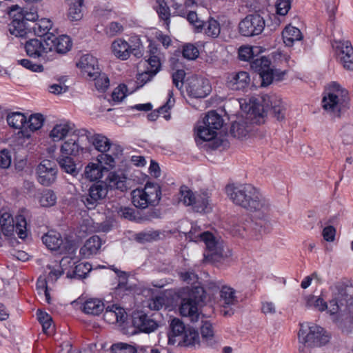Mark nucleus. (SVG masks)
Instances as JSON below:
<instances>
[{
	"label": "nucleus",
	"mask_w": 353,
	"mask_h": 353,
	"mask_svg": "<svg viewBox=\"0 0 353 353\" xmlns=\"http://www.w3.org/2000/svg\"><path fill=\"white\" fill-rule=\"evenodd\" d=\"M225 192L234 203L250 211L264 212L269 208L268 201L261 198L258 190L251 184H230L225 187Z\"/></svg>",
	"instance_id": "nucleus-1"
},
{
	"label": "nucleus",
	"mask_w": 353,
	"mask_h": 353,
	"mask_svg": "<svg viewBox=\"0 0 353 353\" xmlns=\"http://www.w3.org/2000/svg\"><path fill=\"white\" fill-rule=\"evenodd\" d=\"M8 10V14L12 17L9 24V32L16 37H25L30 30V27L38 19V14L35 10L22 8L17 5H13L6 8L0 1V11L1 12Z\"/></svg>",
	"instance_id": "nucleus-2"
},
{
	"label": "nucleus",
	"mask_w": 353,
	"mask_h": 353,
	"mask_svg": "<svg viewBox=\"0 0 353 353\" xmlns=\"http://www.w3.org/2000/svg\"><path fill=\"white\" fill-rule=\"evenodd\" d=\"M188 238L194 242L203 241L206 246V252L204 256L206 260L211 261H220L222 259L228 258L232 255L231 251L224 249L223 242L216 239L209 232H201L199 227L192 225L188 233Z\"/></svg>",
	"instance_id": "nucleus-3"
},
{
	"label": "nucleus",
	"mask_w": 353,
	"mask_h": 353,
	"mask_svg": "<svg viewBox=\"0 0 353 353\" xmlns=\"http://www.w3.org/2000/svg\"><path fill=\"white\" fill-rule=\"evenodd\" d=\"M322 104L332 116L340 117L350 108L349 92L336 82H332L322 99Z\"/></svg>",
	"instance_id": "nucleus-4"
},
{
	"label": "nucleus",
	"mask_w": 353,
	"mask_h": 353,
	"mask_svg": "<svg viewBox=\"0 0 353 353\" xmlns=\"http://www.w3.org/2000/svg\"><path fill=\"white\" fill-rule=\"evenodd\" d=\"M349 300L346 289L341 285H336L332 288V299L330 301L329 305L322 298L314 295L305 297V305L308 307L321 312L328 309L329 312L332 315L341 310L343 306L347 305Z\"/></svg>",
	"instance_id": "nucleus-5"
},
{
	"label": "nucleus",
	"mask_w": 353,
	"mask_h": 353,
	"mask_svg": "<svg viewBox=\"0 0 353 353\" xmlns=\"http://www.w3.org/2000/svg\"><path fill=\"white\" fill-rule=\"evenodd\" d=\"M298 339L302 346L299 347L300 353L305 352L307 347H321L327 344L330 336L322 327L313 323H300Z\"/></svg>",
	"instance_id": "nucleus-6"
},
{
	"label": "nucleus",
	"mask_w": 353,
	"mask_h": 353,
	"mask_svg": "<svg viewBox=\"0 0 353 353\" xmlns=\"http://www.w3.org/2000/svg\"><path fill=\"white\" fill-rule=\"evenodd\" d=\"M195 3L194 0H157L156 10L163 26L169 30L171 16L170 6L174 10L173 15L185 17L188 9L194 7Z\"/></svg>",
	"instance_id": "nucleus-7"
},
{
	"label": "nucleus",
	"mask_w": 353,
	"mask_h": 353,
	"mask_svg": "<svg viewBox=\"0 0 353 353\" xmlns=\"http://www.w3.org/2000/svg\"><path fill=\"white\" fill-rule=\"evenodd\" d=\"M132 202L140 209L156 206L161 198V190L159 184L147 182L143 188H137L132 192Z\"/></svg>",
	"instance_id": "nucleus-8"
},
{
	"label": "nucleus",
	"mask_w": 353,
	"mask_h": 353,
	"mask_svg": "<svg viewBox=\"0 0 353 353\" xmlns=\"http://www.w3.org/2000/svg\"><path fill=\"white\" fill-rule=\"evenodd\" d=\"M150 57L143 63L145 70L139 72L137 76V83L139 87H142L160 71L161 68V56L159 49L152 44L149 46Z\"/></svg>",
	"instance_id": "nucleus-9"
},
{
	"label": "nucleus",
	"mask_w": 353,
	"mask_h": 353,
	"mask_svg": "<svg viewBox=\"0 0 353 353\" xmlns=\"http://www.w3.org/2000/svg\"><path fill=\"white\" fill-rule=\"evenodd\" d=\"M271 61L266 57L262 56L251 61L250 67L258 72L262 79L261 85L268 86L272 83L273 79L280 81L285 75V72H279L270 68Z\"/></svg>",
	"instance_id": "nucleus-10"
},
{
	"label": "nucleus",
	"mask_w": 353,
	"mask_h": 353,
	"mask_svg": "<svg viewBox=\"0 0 353 353\" xmlns=\"http://www.w3.org/2000/svg\"><path fill=\"white\" fill-rule=\"evenodd\" d=\"M223 123L222 117L215 111H210L204 117L202 123L196 127V136L201 140L208 141L216 135Z\"/></svg>",
	"instance_id": "nucleus-11"
},
{
	"label": "nucleus",
	"mask_w": 353,
	"mask_h": 353,
	"mask_svg": "<svg viewBox=\"0 0 353 353\" xmlns=\"http://www.w3.org/2000/svg\"><path fill=\"white\" fill-rule=\"evenodd\" d=\"M0 225L2 232L6 236H12L15 231L20 239L27 236V221L23 215H18L13 219L9 212H4L0 216Z\"/></svg>",
	"instance_id": "nucleus-12"
},
{
	"label": "nucleus",
	"mask_w": 353,
	"mask_h": 353,
	"mask_svg": "<svg viewBox=\"0 0 353 353\" xmlns=\"http://www.w3.org/2000/svg\"><path fill=\"white\" fill-rule=\"evenodd\" d=\"M180 201L185 205L192 206L197 212H208L210 210L208 203V195L205 192L194 194L187 186L183 185L180 189Z\"/></svg>",
	"instance_id": "nucleus-13"
},
{
	"label": "nucleus",
	"mask_w": 353,
	"mask_h": 353,
	"mask_svg": "<svg viewBox=\"0 0 353 353\" xmlns=\"http://www.w3.org/2000/svg\"><path fill=\"white\" fill-rule=\"evenodd\" d=\"M43 243L51 250L58 251L59 254H72L77 248L73 241L63 239L58 232L50 230L42 237Z\"/></svg>",
	"instance_id": "nucleus-14"
},
{
	"label": "nucleus",
	"mask_w": 353,
	"mask_h": 353,
	"mask_svg": "<svg viewBox=\"0 0 353 353\" xmlns=\"http://www.w3.org/2000/svg\"><path fill=\"white\" fill-rule=\"evenodd\" d=\"M265 27V21L259 14L247 15L239 23V32L241 35L252 37L261 34Z\"/></svg>",
	"instance_id": "nucleus-15"
},
{
	"label": "nucleus",
	"mask_w": 353,
	"mask_h": 353,
	"mask_svg": "<svg viewBox=\"0 0 353 353\" xmlns=\"http://www.w3.org/2000/svg\"><path fill=\"white\" fill-rule=\"evenodd\" d=\"M108 192V184L103 181H98L90 187L88 193L82 195L81 200L88 209L92 210L103 202Z\"/></svg>",
	"instance_id": "nucleus-16"
},
{
	"label": "nucleus",
	"mask_w": 353,
	"mask_h": 353,
	"mask_svg": "<svg viewBox=\"0 0 353 353\" xmlns=\"http://www.w3.org/2000/svg\"><path fill=\"white\" fill-rule=\"evenodd\" d=\"M90 137V132L86 129L74 130L70 137L64 141L61 147L62 154L77 156L83 150L82 142Z\"/></svg>",
	"instance_id": "nucleus-17"
},
{
	"label": "nucleus",
	"mask_w": 353,
	"mask_h": 353,
	"mask_svg": "<svg viewBox=\"0 0 353 353\" xmlns=\"http://www.w3.org/2000/svg\"><path fill=\"white\" fill-rule=\"evenodd\" d=\"M26 54L34 59L50 60L52 58V46L48 43V37L46 39H30L25 43Z\"/></svg>",
	"instance_id": "nucleus-18"
},
{
	"label": "nucleus",
	"mask_w": 353,
	"mask_h": 353,
	"mask_svg": "<svg viewBox=\"0 0 353 353\" xmlns=\"http://www.w3.org/2000/svg\"><path fill=\"white\" fill-rule=\"evenodd\" d=\"M210 285H213V288L220 289V302L223 307L221 310L223 315L227 316L233 314V310L227 308L236 305L238 302L235 290L228 285H222L220 281L212 282ZM211 288H212V286Z\"/></svg>",
	"instance_id": "nucleus-19"
},
{
	"label": "nucleus",
	"mask_w": 353,
	"mask_h": 353,
	"mask_svg": "<svg viewBox=\"0 0 353 353\" xmlns=\"http://www.w3.org/2000/svg\"><path fill=\"white\" fill-rule=\"evenodd\" d=\"M210 91L211 86L208 79L201 77H192L188 79L186 92L190 97L204 98Z\"/></svg>",
	"instance_id": "nucleus-20"
},
{
	"label": "nucleus",
	"mask_w": 353,
	"mask_h": 353,
	"mask_svg": "<svg viewBox=\"0 0 353 353\" xmlns=\"http://www.w3.org/2000/svg\"><path fill=\"white\" fill-rule=\"evenodd\" d=\"M37 180L39 183L49 186L53 183L57 178V169L54 162L50 160H43L37 168Z\"/></svg>",
	"instance_id": "nucleus-21"
},
{
	"label": "nucleus",
	"mask_w": 353,
	"mask_h": 353,
	"mask_svg": "<svg viewBox=\"0 0 353 353\" xmlns=\"http://www.w3.org/2000/svg\"><path fill=\"white\" fill-rule=\"evenodd\" d=\"M263 109L270 111L279 121L284 119L285 108L281 99L276 95L264 94L261 97Z\"/></svg>",
	"instance_id": "nucleus-22"
},
{
	"label": "nucleus",
	"mask_w": 353,
	"mask_h": 353,
	"mask_svg": "<svg viewBox=\"0 0 353 353\" xmlns=\"http://www.w3.org/2000/svg\"><path fill=\"white\" fill-rule=\"evenodd\" d=\"M76 250L72 254H67V256H63L57 268L49 266L48 268L50 270L49 272V279L57 280L64 272L68 270H71L77 262V259L74 257Z\"/></svg>",
	"instance_id": "nucleus-23"
},
{
	"label": "nucleus",
	"mask_w": 353,
	"mask_h": 353,
	"mask_svg": "<svg viewBox=\"0 0 353 353\" xmlns=\"http://www.w3.org/2000/svg\"><path fill=\"white\" fill-rule=\"evenodd\" d=\"M336 48L341 64L345 69L353 70V48L351 43L349 41H341Z\"/></svg>",
	"instance_id": "nucleus-24"
},
{
	"label": "nucleus",
	"mask_w": 353,
	"mask_h": 353,
	"mask_svg": "<svg viewBox=\"0 0 353 353\" xmlns=\"http://www.w3.org/2000/svg\"><path fill=\"white\" fill-rule=\"evenodd\" d=\"M250 82V77L247 72L241 71L230 74L227 77L226 85L232 90H245Z\"/></svg>",
	"instance_id": "nucleus-25"
},
{
	"label": "nucleus",
	"mask_w": 353,
	"mask_h": 353,
	"mask_svg": "<svg viewBox=\"0 0 353 353\" xmlns=\"http://www.w3.org/2000/svg\"><path fill=\"white\" fill-rule=\"evenodd\" d=\"M48 43L52 46V57L55 52L59 54H65L72 47L70 38L67 35H60L56 37L53 34L48 36Z\"/></svg>",
	"instance_id": "nucleus-26"
},
{
	"label": "nucleus",
	"mask_w": 353,
	"mask_h": 353,
	"mask_svg": "<svg viewBox=\"0 0 353 353\" xmlns=\"http://www.w3.org/2000/svg\"><path fill=\"white\" fill-rule=\"evenodd\" d=\"M133 326L140 332L150 333L154 332L158 324L143 312L134 313L132 316Z\"/></svg>",
	"instance_id": "nucleus-27"
},
{
	"label": "nucleus",
	"mask_w": 353,
	"mask_h": 353,
	"mask_svg": "<svg viewBox=\"0 0 353 353\" xmlns=\"http://www.w3.org/2000/svg\"><path fill=\"white\" fill-rule=\"evenodd\" d=\"M77 65L90 79L96 76L100 72L97 58L91 54L83 55Z\"/></svg>",
	"instance_id": "nucleus-28"
},
{
	"label": "nucleus",
	"mask_w": 353,
	"mask_h": 353,
	"mask_svg": "<svg viewBox=\"0 0 353 353\" xmlns=\"http://www.w3.org/2000/svg\"><path fill=\"white\" fill-rule=\"evenodd\" d=\"M103 317L109 323L121 325L127 320L128 314L123 307L113 304L106 308Z\"/></svg>",
	"instance_id": "nucleus-29"
},
{
	"label": "nucleus",
	"mask_w": 353,
	"mask_h": 353,
	"mask_svg": "<svg viewBox=\"0 0 353 353\" xmlns=\"http://www.w3.org/2000/svg\"><path fill=\"white\" fill-rule=\"evenodd\" d=\"M102 245V240L99 236L94 235L90 237L80 249V254L84 258H90L97 254Z\"/></svg>",
	"instance_id": "nucleus-30"
},
{
	"label": "nucleus",
	"mask_w": 353,
	"mask_h": 353,
	"mask_svg": "<svg viewBox=\"0 0 353 353\" xmlns=\"http://www.w3.org/2000/svg\"><path fill=\"white\" fill-rule=\"evenodd\" d=\"M179 312L183 316L189 317L192 321H197L199 319L198 305L192 299L188 298L183 299L179 307Z\"/></svg>",
	"instance_id": "nucleus-31"
},
{
	"label": "nucleus",
	"mask_w": 353,
	"mask_h": 353,
	"mask_svg": "<svg viewBox=\"0 0 353 353\" xmlns=\"http://www.w3.org/2000/svg\"><path fill=\"white\" fill-rule=\"evenodd\" d=\"M52 28V22L50 19L42 18L37 19L32 26L30 27L28 32L32 31L34 34L38 37H42L43 36H50L51 32L50 30Z\"/></svg>",
	"instance_id": "nucleus-32"
},
{
	"label": "nucleus",
	"mask_w": 353,
	"mask_h": 353,
	"mask_svg": "<svg viewBox=\"0 0 353 353\" xmlns=\"http://www.w3.org/2000/svg\"><path fill=\"white\" fill-rule=\"evenodd\" d=\"M112 51L114 55L121 59L127 60L130 57V43L123 39H118L112 43Z\"/></svg>",
	"instance_id": "nucleus-33"
},
{
	"label": "nucleus",
	"mask_w": 353,
	"mask_h": 353,
	"mask_svg": "<svg viewBox=\"0 0 353 353\" xmlns=\"http://www.w3.org/2000/svg\"><path fill=\"white\" fill-rule=\"evenodd\" d=\"M170 327V331L168 334V342L170 344H174L176 341L175 338H182L188 330L184 323L176 318L172 320Z\"/></svg>",
	"instance_id": "nucleus-34"
},
{
	"label": "nucleus",
	"mask_w": 353,
	"mask_h": 353,
	"mask_svg": "<svg viewBox=\"0 0 353 353\" xmlns=\"http://www.w3.org/2000/svg\"><path fill=\"white\" fill-rule=\"evenodd\" d=\"M104 303L98 299H89L83 304L82 310L84 313L97 316L104 310Z\"/></svg>",
	"instance_id": "nucleus-35"
},
{
	"label": "nucleus",
	"mask_w": 353,
	"mask_h": 353,
	"mask_svg": "<svg viewBox=\"0 0 353 353\" xmlns=\"http://www.w3.org/2000/svg\"><path fill=\"white\" fill-rule=\"evenodd\" d=\"M92 269L91 265L88 263H77L71 270L66 272V276L70 279H81L85 278Z\"/></svg>",
	"instance_id": "nucleus-36"
},
{
	"label": "nucleus",
	"mask_w": 353,
	"mask_h": 353,
	"mask_svg": "<svg viewBox=\"0 0 353 353\" xmlns=\"http://www.w3.org/2000/svg\"><path fill=\"white\" fill-rule=\"evenodd\" d=\"M72 130L73 126L70 123L57 124L50 131V136L54 141H59L66 137Z\"/></svg>",
	"instance_id": "nucleus-37"
},
{
	"label": "nucleus",
	"mask_w": 353,
	"mask_h": 353,
	"mask_svg": "<svg viewBox=\"0 0 353 353\" xmlns=\"http://www.w3.org/2000/svg\"><path fill=\"white\" fill-rule=\"evenodd\" d=\"M283 40L285 46H292L294 41H301L303 39L302 33L296 27L288 26L282 32Z\"/></svg>",
	"instance_id": "nucleus-38"
},
{
	"label": "nucleus",
	"mask_w": 353,
	"mask_h": 353,
	"mask_svg": "<svg viewBox=\"0 0 353 353\" xmlns=\"http://www.w3.org/2000/svg\"><path fill=\"white\" fill-rule=\"evenodd\" d=\"M108 180L109 182L108 185V188L110 187L111 188L119 190L121 192H125L128 188L126 178L117 174L116 172H110Z\"/></svg>",
	"instance_id": "nucleus-39"
},
{
	"label": "nucleus",
	"mask_w": 353,
	"mask_h": 353,
	"mask_svg": "<svg viewBox=\"0 0 353 353\" xmlns=\"http://www.w3.org/2000/svg\"><path fill=\"white\" fill-rule=\"evenodd\" d=\"M6 121L10 127L21 130L26 123L27 117L22 112H12L8 114Z\"/></svg>",
	"instance_id": "nucleus-40"
},
{
	"label": "nucleus",
	"mask_w": 353,
	"mask_h": 353,
	"mask_svg": "<svg viewBox=\"0 0 353 353\" xmlns=\"http://www.w3.org/2000/svg\"><path fill=\"white\" fill-rule=\"evenodd\" d=\"M103 170H108V168L100 165L99 162L97 163H90L85 167V176L90 181H95L103 176Z\"/></svg>",
	"instance_id": "nucleus-41"
},
{
	"label": "nucleus",
	"mask_w": 353,
	"mask_h": 353,
	"mask_svg": "<svg viewBox=\"0 0 353 353\" xmlns=\"http://www.w3.org/2000/svg\"><path fill=\"white\" fill-rule=\"evenodd\" d=\"M201 334L203 341L205 342L208 345L212 346L216 343L213 326L210 321H203V324L201 327Z\"/></svg>",
	"instance_id": "nucleus-42"
},
{
	"label": "nucleus",
	"mask_w": 353,
	"mask_h": 353,
	"mask_svg": "<svg viewBox=\"0 0 353 353\" xmlns=\"http://www.w3.org/2000/svg\"><path fill=\"white\" fill-rule=\"evenodd\" d=\"M70 8L68 17L72 21L80 20L83 17V6L84 0H67Z\"/></svg>",
	"instance_id": "nucleus-43"
},
{
	"label": "nucleus",
	"mask_w": 353,
	"mask_h": 353,
	"mask_svg": "<svg viewBox=\"0 0 353 353\" xmlns=\"http://www.w3.org/2000/svg\"><path fill=\"white\" fill-rule=\"evenodd\" d=\"M89 142L92 143L96 150L101 152H105L110 148V140L105 136L97 134L92 135L89 139H86Z\"/></svg>",
	"instance_id": "nucleus-44"
},
{
	"label": "nucleus",
	"mask_w": 353,
	"mask_h": 353,
	"mask_svg": "<svg viewBox=\"0 0 353 353\" xmlns=\"http://www.w3.org/2000/svg\"><path fill=\"white\" fill-rule=\"evenodd\" d=\"M63 155L57 159L59 166L64 172L74 176L76 175L78 171L73 159L68 155Z\"/></svg>",
	"instance_id": "nucleus-45"
},
{
	"label": "nucleus",
	"mask_w": 353,
	"mask_h": 353,
	"mask_svg": "<svg viewBox=\"0 0 353 353\" xmlns=\"http://www.w3.org/2000/svg\"><path fill=\"white\" fill-rule=\"evenodd\" d=\"M203 28L205 34L210 37L216 38L220 34V23L213 18H210L206 22H204Z\"/></svg>",
	"instance_id": "nucleus-46"
},
{
	"label": "nucleus",
	"mask_w": 353,
	"mask_h": 353,
	"mask_svg": "<svg viewBox=\"0 0 353 353\" xmlns=\"http://www.w3.org/2000/svg\"><path fill=\"white\" fill-rule=\"evenodd\" d=\"M37 319L42 325L43 331L46 334H51L53 332L52 317L46 312L38 310L37 312Z\"/></svg>",
	"instance_id": "nucleus-47"
},
{
	"label": "nucleus",
	"mask_w": 353,
	"mask_h": 353,
	"mask_svg": "<svg viewBox=\"0 0 353 353\" xmlns=\"http://www.w3.org/2000/svg\"><path fill=\"white\" fill-rule=\"evenodd\" d=\"M188 298L192 299L198 305L203 302L205 298V290L203 288L199 285L192 286L191 288H188Z\"/></svg>",
	"instance_id": "nucleus-48"
},
{
	"label": "nucleus",
	"mask_w": 353,
	"mask_h": 353,
	"mask_svg": "<svg viewBox=\"0 0 353 353\" xmlns=\"http://www.w3.org/2000/svg\"><path fill=\"white\" fill-rule=\"evenodd\" d=\"M182 339L185 346H195L199 344V333L194 329L188 328Z\"/></svg>",
	"instance_id": "nucleus-49"
},
{
	"label": "nucleus",
	"mask_w": 353,
	"mask_h": 353,
	"mask_svg": "<svg viewBox=\"0 0 353 353\" xmlns=\"http://www.w3.org/2000/svg\"><path fill=\"white\" fill-rule=\"evenodd\" d=\"M169 99L165 105L160 107L157 112H152L148 115V118L150 121H156L160 113H167L168 110L171 108L174 103V99H172L173 97V92L172 90L168 92Z\"/></svg>",
	"instance_id": "nucleus-50"
},
{
	"label": "nucleus",
	"mask_w": 353,
	"mask_h": 353,
	"mask_svg": "<svg viewBox=\"0 0 353 353\" xmlns=\"http://www.w3.org/2000/svg\"><path fill=\"white\" fill-rule=\"evenodd\" d=\"M94 81V85L97 90L100 92H105L110 85V80L105 73L99 72L96 76L90 78Z\"/></svg>",
	"instance_id": "nucleus-51"
},
{
	"label": "nucleus",
	"mask_w": 353,
	"mask_h": 353,
	"mask_svg": "<svg viewBox=\"0 0 353 353\" xmlns=\"http://www.w3.org/2000/svg\"><path fill=\"white\" fill-rule=\"evenodd\" d=\"M129 43L130 46V54H132L137 58H140L143 55L144 48L139 37H131Z\"/></svg>",
	"instance_id": "nucleus-52"
},
{
	"label": "nucleus",
	"mask_w": 353,
	"mask_h": 353,
	"mask_svg": "<svg viewBox=\"0 0 353 353\" xmlns=\"http://www.w3.org/2000/svg\"><path fill=\"white\" fill-rule=\"evenodd\" d=\"M39 202L43 207L53 206L57 203V196L52 190H46L42 192Z\"/></svg>",
	"instance_id": "nucleus-53"
},
{
	"label": "nucleus",
	"mask_w": 353,
	"mask_h": 353,
	"mask_svg": "<svg viewBox=\"0 0 353 353\" xmlns=\"http://www.w3.org/2000/svg\"><path fill=\"white\" fill-rule=\"evenodd\" d=\"M44 118L41 114H33L30 116L26 123L30 131L34 132L39 130L43 125Z\"/></svg>",
	"instance_id": "nucleus-54"
},
{
	"label": "nucleus",
	"mask_w": 353,
	"mask_h": 353,
	"mask_svg": "<svg viewBox=\"0 0 353 353\" xmlns=\"http://www.w3.org/2000/svg\"><path fill=\"white\" fill-rule=\"evenodd\" d=\"M248 132L244 123H234L230 129L232 136L239 139L246 137Z\"/></svg>",
	"instance_id": "nucleus-55"
},
{
	"label": "nucleus",
	"mask_w": 353,
	"mask_h": 353,
	"mask_svg": "<svg viewBox=\"0 0 353 353\" xmlns=\"http://www.w3.org/2000/svg\"><path fill=\"white\" fill-rule=\"evenodd\" d=\"M159 236V232L154 230H149L146 232H139L137 234V239L138 241L150 242L154 240H157Z\"/></svg>",
	"instance_id": "nucleus-56"
},
{
	"label": "nucleus",
	"mask_w": 353,
	"mask_h": 353,
	"mask_svg": "<svg viewBox=\"0 0 353 353\" xmlns=\"http://www.w3.org/2000/svg\"><path fill=\"white\" fill-rule=\"evenodd\" d=\"M185 16L190 23L192 24L198 30H201L203 28L204 21L198 18L197 14L195 12L188 9Z\"/></svg>",
	"instance_id": "nucleus-57"
},
{
	"label": "nucleus",
	"mask_w": 353,
	"mask_h": 353,
	"mask_svg": "<svg viewBox=\"0 0 353 353\" xmlns=\"http://www.w3.org/2000/svg\"><path fill=\"white\" fill-rule=\"evenodd\" d=\"M11 163V152L7 149L0 150V168L2 169H7L10 166Z\"/></svg>",
	"instance_id": "nucleus-58"
},
{
	"label": "nucleus",
	"mask_w": 353,
	"mask_h": 353,
	"mask_svg": "<svg viewBox=\"0 0 353 353\" xmlns=\"http://www.w3.org/2000/svg\"><path fill=\"white\" fill-rule=\"evenodd\" d=\"M183 57L190 59L193 60L198 57L199 56V50L192 44H187L183 47Z\"/></svg>",
	"instance_id": "nucleus-59"
},
{
	"label": "nucleus",
	"mask_w": 353,
	"mask_h": 353,
	"mask_svg": "<svg viewBox=\"0 0 353 353\" xmlns=\"http://www.w3.org/2000/svg\"><path fill=\"white\" fill-rule=\"evenodd\" d=\"M18 64L22 65L23 68L30 70L32 72H41L43 70L42 65L33 63L28 59H22L17 61Z\"/></svg>",
	"instance_id": "nucleus-60"
},
{
	"label": "nucleus",
	"mask_w": 353,
	"mask_h": 353,
	"mask_svg": "<svg viewBox=\"0 0 353 353\" xmlns=\"http://www.w3.org/2000/svg\"><path fill=\"white\" fill-rule=\"evenodd\" d=\"M97 161L100 165L103 163L108 165L109 168H113L115 165V157L108 152H101V154L97 157Z\"/></svg>",
	"instance_id": "nucleus-61"
},
{
	"label": "nucleus",
	"mask_w": 353,
	"mask_h": 353,
	"mask_svg": "<svg viewBox=\"0 0 353 353\" xmlns=\"http://www.w3.org/2000/svg\"><path fill=\"white\" fill-rule=\"evenodd\" d=\"M113 353H135L136 350L134 348L130 345L123 343H119L113 344L111 347Z\"/></svg>",
	"instance_id": "nucleus-62"
},
{
	"label": "nucleus",
	"mask_w": 353,
	"mask_h": 353,
	"mask_svg": "<svg viewBox=\"0 0 353 353\" xmlns=\"http://www.w3.org/2000/svg\"><path fill=\"white\" fill-rule=\"evenodd\" d=\"M165 305V299L161 296H157L148 301V307L151 310H159Z\"/></svg>",
	"instance_id": "nucleus-63"
},
{
	"label": "nucleus",
	"mask_w": 353,
	"mask_h": 353,
	"mask_svg": "<svg viewBox=\"0 0 353 353\" xmlns=\"http://www.w3.org/2000/svg\"><path fill=\"white\" fill-rule=\"evenodd\" d=\"M341 134L343 141L348 144L353 141V125H346L341 130Z\"/></svg>",
	"instance_id": "nucleus-64"
}]
</instances>
